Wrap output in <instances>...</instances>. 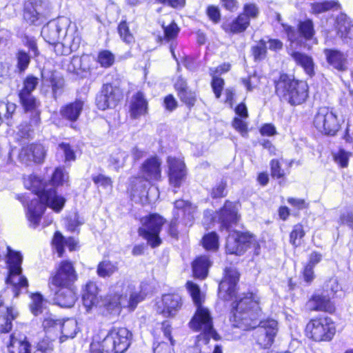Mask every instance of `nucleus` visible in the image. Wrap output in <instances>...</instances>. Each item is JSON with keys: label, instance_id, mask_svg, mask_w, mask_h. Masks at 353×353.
Returning a JSON list of instances; mask_svg holds the SVG:
<instances>
[{"label": "nucleus", "instance_id": "9d476101", "mask_svg": "<svg viewBox=\"0 0 353 353\" xmlns=\"http://www.w3.org/2000/svg\"><path fill=\"white\" fill-rule=\"evenodd\" d=\"M141 226L137 232L139 236L146 241L152 248H156L162 244L160 234L166 219L160 214L151 212L140 219Z\"/></svg>", "mask_w": 353, "mask_h": 353}, {"label": "nucleus", "instance_id": "ddd939ff", "mask_svg": "<svg viewBox=\"0 0 353 353\" xmlns=\"http://www.w3.org/2000/svg\"><path fill=\"white\" fill-rule=\"evenodd\" d=\"M239 206L240 203L238 201L226 199L215 211L214 219L219 223L220 231H230L233 226L239 223L241 218L239 211Z\"/></svg>", "mask_w": 353, "mask_h": 353}, {"label": "nucleus", "instance_id": "79ce46f5", "mask_svg": "<svg viewBox=\"0 0 353 353\" xmlns=\"http://www.w3.org/2000/svg\"><path fill=\"white\" fill-rule=\"evenodd\" d=\"M41 326L46 335L53 334L55 337H57L60 327L63 326V321L48 316L42 321Z\"/></svg>", "mask_w": 353, "mask_h": 353}, {"label": "nucleus", "instance_id": "cd10ccee", "mask_svg": "<svg viewBox=\"0 0 353 353\" xmlns=\"http://www.w3.org/2000/svg\"><path fill=\"white\" fill-rule=\"evenodd\" d=\"M289 56L294 61V63L301 67L306 76L313 78L315 74V63L311 55L298 50L288 52Z\"/></svg>", "mask_w": 353, "mask_h": 353}, {"label": "nucleus", "instance_id": "6e6d98bb", "mask_svg": "<svg viewBox=\"0 0 353 353\" xmlns=\"http://www.w3.org/2000/svg\"><path fill=\"white\" fill-rule=\"evenodd\" d=\"M352 156L350 152H347L344 149L340 148L333 154V160L341 168H346L349 165V159Z\"/></svg>", "mask_w": 353, "mask_h": 353}, {"label": "nucleus", "instance_id": "09e8293b", "mask_svg": "<svg viewBox=\"0 0 353 353\" xmlns=\"http://www.w3.org/2000/svg\"><path fill=\"white\" fill-rule=\"evenodd\" d=\"M96 61L101 68H109L114 64L115 56L109 50H101L99 51Z\"/></svg>", "mask_w": 353, "mask_h": 353}, {"label": "nucleus", "instance_id": "338daca9", "mask_svg": "<svg viewBox=\"0 0 353 353\" xmlns=\"http://www.w3.org/2000/svg\"><path fill=\"white\" fill-rule=\"evenodd\" d=\"M288 203L296 211L307 210L310 208V203L303 198L288 197Z\"/></svg>", "mask_w": 353, "mask_h": 353}, {"label": "nucleus", "instance_id": "4c0bfd02", "mask_svg": "<svg viewBox=\"0 0 353 353\" xmlns=\"http://www.w3.org/2000/svg\"><path fill=\"white\" fill-rule=\"evenodd\" d=\"M299 37L305 41H312L315 38L316 30L312 19L307 18L299 21L296 26Z\"/></svg>", "mask_w": 353, "mask_h": 353}, {"label": "nucleus", "instance_id": "052dcab7", "mask_svg": "<svg viewBox=\"0 0 353 353\" xmlns=\"http://www.w3.org/2000/svg\"><path fill=\"white\" fill-rule=\"evenodd\" d=\"M240 14L246 19L256 18L259 14L257 6L254 3H247L243 5V11Z\"/></svg>", "mask_w": 353, "mask_h": 353}, {"label": "nucleus", "instance_id": "e2e57ef3", "mask_svg": "<svg viewBox=\"0 0 353 353\" xmlns=\"http://www.w3.org/2000/svg\"><path fill=\"white\" fill-rule=\"evenodd\" d=\"M281 26L283 28L284 32L285 33L288 41L290 45H292L293 43H296L297 45L301 44V41L299 39L300 38L296 35L298 32H296L293 26L283 23H281Z\"/></svg>", "mask_w": 353, "mask_h": 353}, {"label": "nucleus", "instance_id": "a18cd8bd", "mask_svg": "<svg viewBox=\"0 0 353 353\" xmlns=\"http://www.w3.org/2000/svg\"><path fill=\"white\" fill-rule=\"evenodd\" d=\"M251 54L254 61H260L265 59L268 54L267 42L261 39L250 48Z\"/></svg>", "mask_w": 353, "mask_h": 353}, {"label": "nucleus", "instance_id": "0eeeda50", "mask_svg": "<svg viewBox=\"0 0 353 353\" xmlns=\"http://www.w3.org/2000/svg\"><path fill=\"white\" fill-rule=\"evenodd\" d=\"M23 256L19 251L13 250L10 247L7 248L6 268L7 274L5 283L12 287L14 297H18L21 290H28L29 282L27 277L23 274Z\"/></svg>", "mask_w": 353, "mask_h": 353}, {"label": "nucleus", "instance_id": "69168bd1", "mask_svg": "<svg viewBox=\"0 0 353 353\" xmlns=\"http://www.w3.org/2000/svg\"><path fill=\"white\" fill-rule=\"evenodd\" d=\"M54 339H50V336H46L38 341L37 343V352H51L54 346L52 342Z\"/></svg>", "mask_w": 353, "mask_h": 353}, {"label": "nucleus", "instance_id": "a211bd4d", "mask_svg": "<svg viewBox=\"0 0 353 353\" xmlns=\"http://www.w3.org/2000/svg\"><path fill=\"white\" fill-rule=\"evenodd\" d=\"M140 174L144 181L159 182L162 179L161 161L157 155L147 158L140 166Z\"/></svg>", "mask_w": 353, "mask_h": 353}, {"label": "nucleus", "instance_id": "3c124183", "mask_svg": "<svg viewBox=\"0 0 353 353\" xmlns=\"http://www.w3.org/2000/svg\"><path fill=\"white\" fill-rule=\"evenodd\" d=\"M43 39L50 45L57 46L59 43V29L57 26H48L43 30Z\"/></svg>", "mask_w": 353, "mask_h": 353}, {"label": "nucleus", "instance_id": "37998d69", "mask_svg": "<svg viewBox=\"0 0 353 353\" xmlns=\"http://www.w3.org/2000/svg\"><path fill=\"white\" fill-rule=\"evenodd\" d=\"M202 247L209 252H216L219 248V236L216 232L205 234L201 240Z\"/></svg>", "mask_w": 353, "mask_h": 353}, {"label": "nucleus", "instance_id": "4468645a", "mask_svg": "<svg viewBox=\"0 0 353 353\" xmlns=\"http://www.w3.org/2000/svg\"><path fill=\"white\" fill-rule=\"evenodd\" d=\"M314 126L324 135L334 137L341 129V125L337 116L327 107L319 108L316 113Z\"/></svg>", "mask_w": 353, "mask_h": 353}, {"label": "nucleus", "instance_id": "20e7f679", "mask_svg": "<svg viewBox=\"0 0 353 353\" xmlns=\"http://www.w3.org/2000/svg\"><path fill=\"white\" fill-rule=\"evenodd\" d=\"M274 94L281 103L296 107L305 104L310 99V88L305 79L294 74L281 72L272 80Z\"/></svg>", "mask_w": 353, "mask_h": 353}, {"label": "nucleus", "instance_id": "c03bdc74", "mask_svg": "<svg viewBox=\"0 0 353 353\" xmlns=\"http://www.w3.org/2000/svg\"><path fill=\"white\" fill-rule=\"evenodd\" d=\"M16 69L20 73H24L31 63V56L23 49H19L15 53Z\"/></svg>", "mask_w": 353, "mask_h": 353}, {"label": "nucleus", "instance_id": "aec40b11", "mask_svg": "<svg viewBox=\"0 0 353 353\" xmlns=\"http://www.w3.org/2000/svg\"><path fill=\"white\" fill-rule=\"evenodd\" d=\"M183 306V299L179 293L164 294L161 296L159 314L164 317L173 319L182 310Z\"/></svg>", "mask_w": 353, "mask_h": 353}, {"label": "nucleus", "instance_id": "4be33fe9", "mask_svg": "<svg viewBox=\"0 0 353 353\" xmlns=\"http://www.w3.org/2000/svg\"><path fill=\"white\" fill-rule=\"evenodd\" d=\"M168 177L170 184L174 188H179L186 176V167L183 161L174 157H168Z\"/></svg>", "mask_w": 353, "mask_h": 353}, {"label": "nucleus", "instance_id": "f704fd0d", "mask_svg": "<svg viewBox=\"0 0 353 353\" xmlns=\"http://www.w3.org/2000/svg\"><path fill=\"white\" fill-rule=\"evenodd\" d=\"M307 231L301 222L292 225L288 233V242L293 249L302 246L305 241Z\"/></svg>", "mask_w": 353, "mask_h": 353}, {"label": "nucleus", "instance_id": "680f3d73", "mask_svg": "<svg viewBox=\"0 0 353 353\" xmlns=\"http://www.w3.org/2000/svg\"><path fill=\"white\" fill-rule=\"evenodd\" d=\"M58 148L61 149L64 154V161L71 162L77 159L75 151L69 143L61 142L59 144Z\"/></svg>", "mask_w": 353, "mask_h": 353}, {"label": "nucleus", "instance_id": "2f4dec72", "mask_svg": "<svg viewBox=\"0 0 353 353\" xmlns=\"http://www.w3.org/2000/svg\"><path fill=\"white\" fill-rule=\"evenodd\" d=\"M8 353H31V344L24 335L12 332L6 344Z\"/></svg>", "mask_w": 353, "mask_h": 353}, {"label": "nucleus", "instance_id": "58836bf2", "mask_svg": "<svg viewBox=\"0 0 353 353\" xmlns=\"http://www.w3.org/2000/svg\"><path fill=\"white\" fill-rule=\"evenodd\" d=\"M26 151L32 157V161L36 163H42L46 156V149L41 143H32L26 145Z\"/></svg>", "mask_w": 353, "mask_h": 353}, {"label": "nucleus", "instance_id": "393cba45", "mask_svg": "<svg viewBox=\"0 0 353 353\" xmlns=\"http://www.w3.org/2000/svg\"><path fill=\"white\" fill-rule=\"evenodd\" d=\"M84 106V102L81 99H76L73 101L63 105L59 110L62 119L69 122L70 127L75 128L74 123L78 121Z\"/></svg>", "mask_w": 353, "mask_h": 353}, {"label": "nucleus", "instance_id": "1a4fd4ad", "mask_svg": "<svg viewBox=\"0 0 353 353\" xmlns=\"http://www.w3.org/2000/svg\"><path fill=\"white\" fill-rule=\"evenodd\" d=\"M188 325L192 331L199 332L196 341H201L204 345H208L212 339L216 341L221 339L214 328L213 318L207 307H197Z\"/></svg>", "mask_w": 353, "mask_h": 353}, {"label": "nucleus", "instance_id": "4d7b16f0", "mask_svg": "<svg viewBox=\"0 0 353 353\" xmlns=\"http://www.w3.org/2000/svg\"><path fill=\"white\" fill-rule=\"evenodd\" d=\"M75 327L76 325L72 322H63V326H61L59 330V333L61 334L60 336V341L63 342L69 338H74L76 335Z\"/></svg>", "mask_w": 353, "mask_h": 353}, {"label": "nucleus", "instance_id": "bf43d9fd", "mask_svg": "<svg viewBox=\"0 0 353 353\" xmlns=\"http://www.w3.org/2000/svg\"><path fill=\"white\" fill-rule=\"evenodd\" d=\"M205 14L214 24H218L221 20V12L218 6L210 4L205 8Z\"/></svg>", "mask_w": 353, "mask_h": 353}, {"label": "nucleus", "instance_id": "5701e85b", "mask_svg": "<svg viewBox=\"0 0 353 353\" xmlns=\"http://www.w3.org/2000/svg\"><path fill=\"white\" fill-rule=\"evenodd\" d=\"M18 314L13 306L6 304L5 297L0 294V334H8L12 331Z\"/></svg>", "mask_w": 353, "mask_h": 353}, {"label": "nucleus", "instance_id": "f257e3e1", "mask_svg": "<svg viewBox=\"0 0 353 353\" xmlns=\"http://www.w3.org/2000/svg\"><path fill=\"white\" fill-rule=\"evenodd\" d=\"M240 276L236 268L225 267L219 283L218 295L224 302L234 298L229 313V321L232 327L243 331H250L259 327L252 335L253 339L259 348L269 349L277 334L278 323L272 318L261 319L263 315L261 299L256 291L248 290L236 296Z\"/></svg>", "mask_w": 353, "mask_h": 353}, {"label": "nucleus", "instance_id": "7c9ffc66", "mask_svg": "<svg viewBox=\"0 0 353 353\" xmlns=\"http://www.w3.org/2000/svg\"><path fill=\"white\" fill-rule=\"evenodd\" d=\"M212 265V261L210 256L207 254L196 256L191 263L193 277L199 280H204L208 277L209 269Z\"/></svg>", "mask_w": 353, "mask_h": 353}, {"label": "nucleus", "instance_id": "423d86ee", "mask_svg": "<svg viewBox=\"0 0 353 353\" xmlns=\"http://www.w3.org/2000/svg\"><path fill=\"white\" fill-rule=\"evenodd\" d=\"M336 281L330 279L322 286L320 292H315L308 297L305 307L310 312H322L332 315L336 312L334 299L339 292Z\"/></svg>", "mask_w": 353, "mask_h": 353}, {"label": "nucleus", "instance_id": "6ab92c4d", "mask_svg": "<svg viewBox=\"0 0 353 353\" xmlns=\"http://www.w3.org/2000/svg\"><path fill=\"white\" fill-rule=\"evenodd\" d=\"M173 88L183 105L188 110H192L197 103V94L192 90L188 85V80L179 75L173 83Z\"/></svg>", "mask_w": 353, "mask_h": 353}, {"label": "nucleus", "instance_id": "dca6fc26", "mask_svg": "<svg viewBox=\"0 0 353 353\" xmlns=\"http://www.w3.org/2000/svg\"><path fill=\"white\" fill-rule=\"evenodd\" d=\"M253 234L249 231L234 230L228 236L225 251L227 254L243 255L250 248Z\"/></svg>", "mask_w": 353, "mask_h": 353}, {"label": "nucleus", "instance_id": "ea45409f", "mask_svg": "<svg viewBox=\"0 0 353 353\" xmlns=\"http://www.w3.org/2000/svg\"><path fill=\"white\" fill-rule=\"evenodd\" d=\"M117 33L121 40L127 45H133L135 37L130 28V23L126 19L121 20L117 27Z\"/></svg>", "mask_w": 353, "mask_h": 353}, {"label": "nucleus", "instance_id": "39448f33", "mask_svg": "<svg viewBox=\"0 0 353 353\" xmlns=\"http://www.w3.org/2000/svg\"><path fill=\"white\" fill-rule=\"evenodd\" d=\"M39 83L37 77L28 74L22 80V87L17 92L19 103L25 113L30 114L28 122L24 128L20 129L23 137H29L34 128L41 122V101L32 92L37 89Z\"/></svg>", "mask_w": 353, "mask_h": 353}, {"label": "nucleus", "instance_id": "72a5a7b5", "mask_svg": "<svg viewBox=\"0 0 353 353\" xmlns=\"http://www.w3.org/2000/svg\"><path fill=\"white\" fill-rule=\"evenodd\" d=\"M99 288L94 281L86 283L82 291V302L87 311L96 307L99 302Z\"/></svg>", "mask_w": 353, "mask_h": 353}, {"label": "nucleus", "instance_id": "473e14b6", "mask_svg": "<svg viewBox=\"0 0 353 353\" xmlns=\"http://www.w3.org/2000/svg\"><path fill=\"white\" fill-rule=\"evenodd\" d=\"M250 20H246L240 13L231 21H224L221 26V29L228 34H239L245 32L250 27Z\"/></svg>", "mask_w": 353, "mask_h": 353}, {"label": "nucleus", "instance_id": "bb28decb", "mask_svg": "<svg viewBox=\"0 0 353 353\" xmlns=\"http://www.w3.org/2000/svg\"><path fill=\"white\" fill-rule=\"evenodd\" d=\"M41 0H28L23 9V20L30 26H39L43 23L44 15L37 10Z\"/></svg>", "mask_w": 353, "mask_h": 353}, {"label": "nucleus", "instance_id": "f03ea898", "mask_svg": "<svg viewBox=\"0 0 353 353\" xmlns=\"http://www.w3.org/2000/svg\"><path fill=\"white\" fill-rule=\"evenodd\" d=\"M67 180L68 176L65 177L62 167L55 168L48 183L35 174L28 176L27 188L38 197L30 200L27 207L26 217L34 228L39 225L47 207L57 213L63 210L66 199L57 194V188L62 186Z\"/></svg>", "mask_w": 353, "mask_h": 353}, {"label": "nucleus", "instance_id": "f8f14e48", "mask_svg": "<svg viewBox=\"0 0 353 353\" xmlns=\"http://www.w3.org/2000/svg\"><path fill=\"white\" fill-rule=\"evenodd\" d=\"M125 97L124 89L113 82L103 83L96 94L94 103L98 110L105 111L120 105Z\"/></svg>", "mask_w": 353, "mask_h": 353}, {"label": "nucleus", "instance_id": "2eb2a0df", "mask_svg": "<svg viewBox=\"0 0 353 353\" xmlns=\"http://www.w3.org/2000/svg\"><path fill=\"white\" fill-rule=\"evenodd\" d=\"M123 294L116 285L110 287L108 292L101 298V314L106 318L120 316L123 305Z\"/></svg>", "mask_w": 353, "mask_h": 353}, {"label": "nucleus", "instance_id": "412c9836", "mask_svg": "<svg viewBox=\"0 0 353 353\" xmlns=\"http://www.w3.org/2000/svg\"><path fill=\"white\" fill-rule=\"evenodd\" d=\"M161 26L163 30V35H158L155 41L159 45H163L166 43H169L170 51L172 57L176 59L175 48L181 28L174 20H172L168 24H165L163 22Z\"/></svg>", "mask_w": 353, "mask_h": 353}, {"label": "nucleus", "instance_id": "8fccbe9b", "mask_svg": "<svg viewBox=\"0 0 353 353\" xmlns=\"http://www.w3.org/2000/svg\"><path fill=\"white\" fill-rule=\"evenodd\" d=\"M185 287L196 307L202 306L204 300L201 296L199 286L194 282L188 281L185 283Z\"/></svg>", "mask_w": 353, "mask_h": 353}, {"label": "nucleus", "instance_id": "f3484780", "mask_svg": "<svg viewBox=\"0 0 353 353\" xmlns=\"http://www.w3.org/2000/svg\"><path fill=\"white\" fill-rule=\"evenodd\" d=\"M50 246L53 253H56L58 258H63L65 254V248L70 252H77L81 248L79 237L69 236H65L60 231H55L50 240Z\"/></svg>", "mask_w": 353, "mask_h": 353}, {"label": "nucleus", "instance_id": "13d9d810", "mask_svg": "<svg viewBox=\"0 0 353 353\" xmlns=\"http://www.w3.org/2000/svg\"><path fill=\"white\" fill-rule=\"evenodd\" d=\"M146 295L147 294L142 290L131 293L128 301V309L130 311H134L138 304L145 299Z\"/></svg>", "mask_w": 353, "mask_h": 353}, {"label": "nucleus", "instance_id": "864d4df0", "mask_svg": "<svg viewBox=\"0 0 353 353\" xmlns=\"http://www.w3.org/2000/svg\"><path fill=\"white\" fill-rule=\"evenodd\" d=\"M83 56H73L68 65V70L74 74H79L87 70V67L83 65Z\"/></svg>", "mask_w": 353, "mask_h": 353}, {"label": "nucleus", "instance_id": "a19ab883", "mask_svg": "<svg viewBox=\"0 0 353 353\" xmlns=\"http://www.w3.org/2000/svg\"><path fill=\"white\" fill-rule=\"evenodd\" d=\"M118 270V263L109 259L101 261L97 266V274L101 278L110 277Z\"/></svg>", "mask_w": 353, "mask_h": 353}, {"label": "nucleus", "instance_id": "5fc2aeb1", "mask_svg": "<svg viewBox=\"0 0 353 353\" xmlns=\"http://www.w3.org/2000/svg\"><path fill=\"white\" fill-rule=\"evenodd\" d=\"M31 298L30 311L34 316H37L43 312V297L40 292H34L31 294Z\"/></svg>", "mask_w": 353, "mask_h": 353}, {"label": "nucleus", "instance_id": "6e6552de", "mask_svg": "<svg viewBox=\"0 0 353 353\" xmlns=\"http://www.w3.org/2000/svg\"><path fill=\"white\" fill-rule=\"evenodd\" d=\"M303 333L310 341L315 343H330L336 334V325L328 316L318 314L306 323Z\"/></svg>", "mask_w": 353, "mask_h": 353}, {"label": "nucleus", "instance_id": "b1692460", "mask_svg": "<svg viewBox=\"0 0 353 353\" xmlns=\"http://www.w3.org/2000/svg\"><path fill=\"white\" fill-rule=\"evenodd\" d=\"M232 65L228 62H224L215 68H210L211 77L210 86L216 99H220L225 85V80L220 76L228 72Z\"/></svg>", "mask_w": 353, "mask_h": 353}, {"label": "nucleus", "instance_id": "0e129e2a", "mask_svg": "<svg viewBox=\"0 0 353 353\" xmlns=\"http://www.w3.org/2000/svg\"><path fill=\"white\" fill-rule=\"evenodd\" d=\"M92 180L94 185L97 187H102L103 188H110L113 186V181L109 176H105L102 174H98L92 176Z\"/></svg>", "mask_w": 353, "mask_h": 353}, {"label": "nucleus", "instance_id": "a878e982", "mask_svg": "<svg viewBox=\"0 0 353 353\" xmlns=\"http://www.w3.org/2000/svg\"><path fill=\"white\" fill-rule=\"evenodd\" d=\"M334 29L343 42L353 46V21L346 14H341L336 17Z\"/></svg>", "mask_w": 353, "mask_h": 353}, {"label": "nucleus", "instance_id": "603ef678", "mask_svg": "<svg viewBox=\"0 0 353 353\" xmlns=\"http://www.w3.org/2000/svg\"><path fill=\"white\" fill-rule=\"evenodd\" d=\"M228 183L225 180H221L212 187L210 196L212 199H221L228 195Z\"/></svg>", "mask_w": 353, "mask_h": 353}, {"label": "nucleus", "instance_id": "9b49d317", "mask_svg": "<svg viewBox=\"0 0 353 353\" xmlns=\"http://www.w3.org/2000/svg\"><path fill=\"white\" fill-rule=\"evenodd\" d=\"M132 333L125 327H112L105 336L99 342L100 347L105 353H124L130 347Z\"/></svg>", "mask_w": 353, "mask_h": 353}, {"label": "nucleus", "instance_id": "c85d7f7f", "mask_svg": "<svg viewBox=\"0 0 353 353\" xmlns=\"http://www.w3.org/2000/svg\"><path fill=\"white\" fill-rule=\"evenodd\" d=\"M149 104L144 93L137 91L132 96L130 104V114L132 119H139L141 117L148 114Z\"/></svg>", "mask_w": 353, "mask_h": 353}, {"label": "nucleus", "instance_id": "7ed1b4c3", "mask_svg": "<svg viewBox=\"0 0 353 353\" xmlns=\"http://www.w3.org/2000/svg\"><path fill=\"white\" fill-rule=\"evenodd\" d=\"M78 274L74 261L65 259L60 260L50 272L48 279V288L54 292V303L61 307H72L77 297L74 283Z\"/></svg>", "mask_w": 353, "mask_h": 353}, {"label": "nucleus", "instance_id": "c756f323", "mask_svg": "<svg viewBox=\"0 0 353 353\" xmlns=\"http://www.w3.org/2000/svg\"><path fill=\"white\" fill-rule=\"evenodd\" d=\"M46 85L50 88L52 97L57 100L65 88V80L64 77L57 70H52L48 72V77L45 79Z\"/></svg>", "mask_w": 353, "mask_h": 353}, {"label": "nucleus", "instance_id": "49530a36", "mask_svg": "<svg viewBox=\"0 0 353 353\" xmlns=\"http://www.w3.org/2000/svg\"><path fill=\"white\" fill-rule=\"evenodd\" d=\"M179 225V215L177 212H174L173 216L167 225L165 232L168 236L174 241H178L181 236Z\"/></svg>", "mask_w": 353, "mask_h": 353}, {"label": "nucleus", "instance_id": "de8ad7c7", "mask_svg": "<svg viewBox=\"0 0 353 353\" xmlns=\"http://www.w3.org/2000/svg\"><path fill=\"white\" fill-rule=\"evenodd\" d=\"M340 4L336 1H323L321 2H314L311 3V12L314 14H319L332 10L338 9Z\"/></svg>", "mask_w": 353, "mask_h": 353}, {"label": "nucleus", "instance_id": "774afa93", "mask_svg": "<svg viewBox=\"0 0 353 353\" xmlns=\"http://www.w3.org/2000/svg\"><path fill=\"white\" fill-rule=\"evenodd\" d=\"M17 105L12 102H7L6 103V112L4 113V119L7 125L11 126L14 123V116L16 114Z\"/></svg>", "mask_w": 353, "mask_h": 353}, {"label": "nucleus", "instance_id": "e433bc0d", "mask_svg": "<svg viewBox=\"0 0 353 353\" xmlns=\"http://www.w3.org/2000/svg\"><path fill=\"white\" fill-rule=\"evenodd\" d=\"M324 54L327 62L339 71H344L346 69V59L342 52L336 49L326 48Z\"/></svg>", "mask_w": 353, "mask_h": 353}, {"label": "nucleus", "instance_id": "c9c22d12", "mask_svg": "<svg viewBox=\"0 0 353 353\" xmlns=\"http://www.w3.org/2000/svg\"><path fill=\"white\" fill-rule=\"evenodd\" d=\"M291 163L285 170L282 168V163L279 159H272L270 161V176L277 180L279 185L287 182L288 175L290 173Z\"/></svg>", "mask_w": 353, "mask_h": 353}]
</instances>
